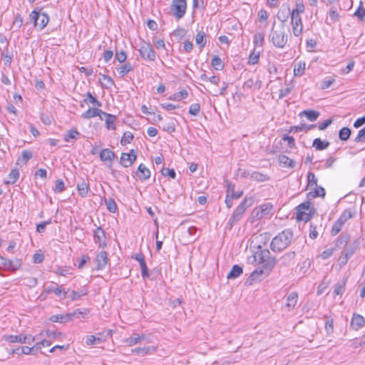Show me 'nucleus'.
<instances>
[{
	"instance_id": "obj_1",
	"label": "nucleus",
	"mask_w": 365,
	"mask_h": 365,
	"mask_svg": "<svg viewBox=\"0 0 365 365\" xmlns=\"http://www.w3.org/2000/svg\"><path fill=\"white\" fill-rule=\"evenodd\" d=\"M293 239L292 230L287 229L274 237L270 244V248L274 252H279L286 249Z\"/></svg>"
},
{
	"instance_id": "obj_2",
	"label": "nucleus",
	"mask_w": 365,
	"mask_h": 365,
	"mask_svg": "<svg viewBox=\"0 0 365 365\" xmlns=\"http://www.w3.org/2000/svg\"><path fill=\"white\" fill-rule=\"evenodd\" d=\"M274 26L275 22L273 23L269 34V39L276 48H283L287 42V36L285 34L284 26H282L279 29H274Z\"/></svg>"
},
{
	"instance_id": "obj_3",
	"label": "nucleus",
	"mask_w": 365,
	"mask_h": 365,
	"mask_svg": "<svg viewBox=\"0 0 365 365\" xmlns=\"http://www.w3.org/2000/svg\"><path fill=\"white\" fill-rule=\"evenodd\" d=\"M255 259L258 260L259 263L263 264L262 267L267 271V274H269L277 263L276 258L270 256L268 250L257 252L255 255Z\"/></svg>"
},
{
	"instance_id": "obj_4",
	"label": "nucleus",
	"mask_w": 365,
	"mask_h": 365,
	"mask_svg": "<svg viewBox=\"0 0 365 365\" xmlns=\"http://www.w3.org/2000/svg\"><path fill=\"white\" fill-rule=\"evenodd\" d=\"M186 10V0H172L170 11L177 19H182L185 14Z\"/></svg>"
},
{
	"instance_id": "obj_5",
	"label": "nucleus",
	"mask_w": 365,
	"mask_h": 365,
	"mask_svg": "<svg viewBox=\"0 0 365 365\" xmlns=\"http://www.w3.org/2000/svg\"><path fill=\"white\" fill-rule=\"evenodd\" d=\"M139 52L140 56L145 60L153 61L156 58L155 52L150 43L143 41Z\"/></svg>"
},
{
	"instance_id": "obj_6",
	"label": "nucleus",
	"mask_w": 365,
	"mask_h": 365,
	"mask_svg": "<svg viewBox=\"0 0 365 365\" xmlns=\"http://www.w3.org/2000/svg\"><path fill=\"white\" fill-rule=\"evenodd\" d=\"M297 208L296 220L297 221L307 222L312 217L315 212L314 207H297Z\"/></svg>"
},
{
	"instance_id": "obj_7",
	"label": "nucleus",
	"mask_w": 365,
	"mask_h": 365,
	"mask_svg": "<svg viewBox=\"0 0 365 365\" xmlns=\"http://www.w3.org/2000/svg\"><path fill=\"white\" fill-rule=\"evenodd\" d=\"M246 207H237L233 212L229 222L226 225V229L231 230L232 227L238 222L245 212Z\"/></svg>"
},
{
	"instance_id": "obj_8",
	"label": "nucleus",
	"mask_w": 365,
	"mask_h": 365,
	"mask_svg": "<svg viewBox=\"0 0 365 365\" xmlns=\"http://www.w3.org/2000/svg\"><path fill=\"white\" fill-rule=\"evenodd\" d=\"M267 271L263 268H257L252 272L247 279L245 284L251 285L255 281H261L265 276H267Z\"/></svg>"
},
{
	"instance_id": "obj_9",
	"label": "nucleus",
	"mask_w": 365,
	"mask_h": 365,
	"mask_svg": "<svg viewBox=\"0 0 365 365\" xmlns=\"http://www.w3.org/2000/svg\"><path fill=\"white\" fill-rule=\"evenodd\" d=\"M137 155L134 150H131L129 153H123L120 158V163L125 168L130 167L136 160Z\"/></svg>"
},
{
	"instance_id": "obj_10",
	"label": "nucleus",
	"mask_w": 365,
	"mask_h": 365,
	"mask_svg": "<svg viewBox=\"0 0 365 365\" xmlns=\"http://www.w3.org/2000/svg\"><path fill=\"white\" fill-rule=\"evenodd\" d=\"M242 191H235V185L232 184H229L227 189V197L225 199V202L227 205H230L232 204V200L238 199L242 196Z\"/></svg>"
},
{
	"instance_id": "obj_11",
	"label": "nucleus",
	"mask_w": 365,
	"mask_h": 365,
	"mask_svg": "<svg viewBox=\"0 0 365 365\" xmlns=\"http://www.w3.org/2000/svg\"><path fill=\"white\" fill-rule=\"evenodd\" d=\"M325 195V190L321 187H317L314 191L309 192L307 194V200L303 202L299 203L298 205H311V199L316 197H324Z\"/></svg>"
},
{
	"instance_id": "obj_12",
	"label": "nucleus",
	"mask_w": 365,
	"mask_h": 365,
	"mask_svg": "<svg viewBox=\"0 0 365 365\" xmlns=\"http://www.w3.org/2000/svg\"><path fill=\"white\" fill-rule=\"evenodd\" d=\"M3 338L10 343L26 344L27 339H31V336L20 334L19 335H4Z\"/></svg>"
},
{
	"instance_id": "obj_13",
	"label": "nucleus",
	"mask_w": 365,
	"mask_h": 365,
	"mask_svg": "<svg viewBox=\"0 0 365 365\" xmlns=\"http://www.w3.org/2000/svg\"><path fill=\"white\" fill-rule=\"evenodd\" d=\"M108 255L106 251H101L99 252L95 259V262L96 263V269L97 270H102L103 269L107 263H108Z\"/></svg>"
},
{
	"instance_id": "obj_14",
	"label": "nucleus",
	"mask_w": 365,
	"mask_h": 365,
	"mask_svg": "<svg viewBox=\"0 0 365 365\" xmlns=\"http://www.w3.org/2000/svg\"><path fill=\"white\" fill-rule=\"evenodd\" d=\"M135 174L140 180L143 181L150 178V171L145 165L141 163L138 165Z\"/></svg>"
},
{
	"instance_id": "obj_15",
	"label": "nucleus",
	"mask_w": 365,
	"mask_h": 365,
	"mask_svg": "<svg viewBox=\"0 0 365 365\" xmlns=\"http://www.w3.org/2000/svg\"><path fill=\"white\" fill-rule=\"evenodd\" d=\"M350 240V235L346 232H343L336 240L335 247L341 249L344 248Z\"/></svg>"
},
{
	"instance_id": "obj_16",
	"label": "nucleus",
	"mask_w": 365,
	"mask_h": 365,
	"mask_svg": "<svg viewBox=\"0 0 365 365\" xmlns=\"http://www.w3.org/2000/svg\"><path fill=\"white\" fill-rule=\"evenodd\" d=\"M364 323H365V319H364V317H362L359 314H354L352 319H351V326L352 327V328L354 329H355V330L359 329L360 328L364 327Z\"/></svg>"
},
{
	"instance_id": "obj_17",
	"label": "nucleus",
	"mask_w": 365,
	"mask_h": 365,
	"mask_svg": "<svg viewBox=\"0 0 365 365\" xmlns=\"http://www.w3.org/2000/svg\"><path fill=\"white\" fill-rule=\"evenodd\" d=\"M292 32L294 36H299L303 31V24L302 19L291 20Z\"/></svg>"
},
{
	"instance_id": "obj_18",
	"label": "nucleus",
	"mask_w": 365,
	"mask_h": 365,
	"mask_svg": "<svg viewBox=\"0 0 365 365\" xmlns=\"http://www.w3.org/2000/svg\"><path fill=\"white\" fill-rule=\"evenodd\" d=\"M94 239H95V242L98 244L100 247L106 245L105 232L101 227H98L95 230Z\"/></svg>"
},
{
	"instance_id": "obj_19",
	"label": "nucleus",
	"mask_w": 365,
	"mask_h": 365,
	"mask_svg": "<svg viewBox=\"0 0 365 365\" xmlns=\"http://www.w3.org/2000/svg\"><path fill=\"white\" fill-rule=\"evenodd\" d=\"M115 153L109 148H105L100 152L99 157L101 161L106 162H112L115 158Z\"/></svg>"
},
{
	"instance_id": "obj_20",
	"label": "nucleus",
	"mask_w": 365,
	"mask_h": 365,
	"mask_svg": "<svg viewBox=\"0 0 365 365\" xmlns=\"http://www.w3.org/2000/svg\"><path fill=\"white\" fill-rule=\"evenodd\" d=\"M104 113L103 110L98 108H89L86 111H85L83 113H82L81 117L83 118L89 119L93 117H96L97 115H101Z\"/></svg>"
},
{
	"instance_id": "obj_21",
	"label": "nucleus",
	"mask_w": 365,
	"mask_h": 365,
	"mask_svg": "<svg viewBox=\"0 0 365 365\" xmlns=\"http://www.w3.org/2000/svg\"><path fill=\"white\" fill-rule=\"evenodd\" d=\"M106 119V126L108 130H115V121L116 120V116L110 113H107L104 111L103 114Z\"/></svg>"
},
{
	"instance_id": "obj_22",
	"label": "nucleus",
	"mask_w": 365,
	"mask_h": 365,
	"mask_svg": "<svg viewBox=\"0 0 365 365\" xmlns=\"http://www.w3.org/2000/svg\"><path fill=\"white\" fill-rule=\"evenodd\" d=\"M19 178V172L16 168L12 169L6 179L4 180L6 185H13Z\"/></svg>"
},
{
	"instance_id": "obj_23",
	"label": "nucleus",
	"mask_w": 365,
	"mask_h": 365,
	"mask_svg": "<svg viewBox=\"0 0 365 365\" xmlns=\"http://www.w3.org/2000/svg\"><path fill=\"white\" fill-rule=\"evenodd\" d=\"M294 252H288L285 253L280 258V267H287L289 264V262L295 257Z\"/></svg>"
},
{
	"instance_id": "obj_24",
	"label": "nucleus",
	"mask_w": 365,
	"mask_h": 365,
	"mask_svg": "<svg viewBox=\"0 0 365 365\" xmlns=\"http://www.w3.org/2000/svg\"><path fill=\"white\" fill-rule=\"evenodd\" d=\"M195 43L199 46L200 50H202L206 45V34L202 30L199 31L195 36Z\"/></svg>"
},
{
	"instance_id": "obj_25",
	"label": "nucleus",
	"mask_w": 365,
	"mask_h": 365,
	"mask_svg": "<svg viewBox=\"0 0 365 365\" xmlns=\"http://www.w3.org/2000/svg\"><path fill=\"white\" fill-rule=\"evenodd\" d=\"M329 142L327 140H322L319 138H317L313 140L312 146L317 150H323L327 149L329 145Z\"/></svg>"
},
{
	"instance_id": "obj_26",
	"label": "nucleus",
	"mask_w": 365,
	"mask_h": 365,
	"mask_svg": "<svg viewBox=\"0 0 365 365\" xmlns=\"http://www.w3.org/2000/svg\"><path fill=\"white\" fill-rule=\"evenodd\" d=\"M243 272L242 267L235 264L232 266L230 272L227 274V279H235L238 277Z\"/></svg>"
},
{
	"instance_id": "obj_27",
	"label": "nucleus",
	"mask_w": 365,
	"mask_h": 365,
	"mask_svg": "<svg viewBox=\"0 0 365 365\" xmlns=\"http://www.w3.org/2000/svg\"><path fill=\"white\" fill-rule=\"evenodd\" d=\"M298 294L297 292H291L287 297L286 307L289 308V310L293 309L297 302Z\"/></svg>"
},
{
	"instance_id": "obj_28",
	"label": "nucleus",
	"mask_w": 365,
	"mask_h": 365,
	"mask_svg": "<svg viewBox=\"0 0 365 365\" xmlns=\"http://www.w3.org/2000/svg\"><path fill=\"white\" fill-rule=\"evenodd\" d=\"M320 113L314 110H306L302 111L299 115L305 116L310 121H315L319 116Z\"/></svg>"
},
{
	"instance_id": "obj_29",
	"label": "nucleus",
	"mask_w": 365,
	"mask_h": 365,
	"mask_svg": "<svg viewBox=\"0 0 365 365\" xmlns=\"http://www.w3.org/2000/svg\"><path fill=\"white\" fill-rule=\"evenodd\" d=\"M156 350L155 346H144V347H138L132 349V352L137 354L138 355H145L150 353H153Z\"/></svg>"
},
{
	"instance_id": "obj_30",
	"label": "nucleus",
	"mask_w": 365,
	"mask_h": 365,
	"mask_svg": "<svg viewBox=\"0 0 365 365\" xmlns=\"http://www.w3.org/2000/svg\"><path fill=\"white\" fill-rule=\"evenodd\" d=\"M81 133L76 129H71L63 136V140L66 142H73L77 140Z\"/></svg>"
},
{
	"instance_id": "obj_31",
	"label": "nucleus",
	"mask_w": 365,
	"mask_h": 365,
	"mask_svg": "<svg viewBox=\"0 0 365 365\" xmlns=\"http://www.w3.org/2000/svg\"><path fill=\"white\" fill-rule=\"evenodd\" d=\"M50 320L53 322L65 323L71 321V317L68 313L65 314H54L50 317Z\"/></svg>"
},
{
	"instance_id": "obj_32",
	"label": "nucleus",
	"mask_w": 365,
	"mask_h": 365,
	"mask_svg": "<svg viewBox=\"0 0 365 365\" xmlns=\"http://www.w3.org/2000/svg\"><path fill=\"white\" fill-rule=\"evenodd\" d=\"M133 70V67L131 63L130 62H127L118 68V72L120 77H124Z\"/></svg>"
},
{
	"instance_id": "obj_33",
	"label": "nucleus",
	"mask_w": 365,
	"mask_h": 365,
	"mask_svg": "<svg viewBox=\"0 0 365 365\" xmlns=\"http://www.w3.org/2000/svg\"><path fill=\"white\" fill-rule=\"evenodd\" d=\"M306 68V63L304 61H299L294 68V76H301L304 74Z\"/></svg>"
},
{
	"instance_id": "obj_34",
	"label": "nucleus",
	"mask_w": 365,
	"mask_h": 365,
	"mask_svg": "<svg viewBox=\"0 0 365 365\" xmlns=\"http://www.w3.org/2000/svg\"><path fill=\"white\" fill-rule=\"evenodd\" d=\"M41 349L40 344H36L32 347L29 346H22L21 353H24V354H33L35 355L37 354V351Z\"/></svg>"
},
{
	"instance_id": "obj_35",
	"label": "nucleus",
	"mask_w": 365,
	"mask_h": 365,
	"mask_svg": "<svg viewBox=\"0 0 365 365\" xmlns=\"http://www.w3.org/2000/svg\"><path fill=\"white\" fill-rule=\"evenodd\" d=\"M279 162L284 167L294 168L295 165L294 161L285 155L279 156Z\"/></svg>"
},
{
	"instance_id": "obj_36",
	"label": "nucleus",
	"mask_w": 365,
	"mask_h": 365,
	"mask_svg": "<svg viewBox=\"0 0 365 365\" xmlns=\"http://www.w3.org/2000/svg\"><path fill=\"white\" fill-rule=\"evenodd\" d=\"M316 127V125H307V124H302L300 126H292L290 129L289 130V132H294L297 133L299 131H305L312 130Z\"/></svg>"
},
{
	"instance_id": "obj_37",
	"label": "nucleus",
	"mask_w": 365,
	"mask_h": 365,
	"mask_svg": "<svg viewBox=\"0 0 365 365\" xmlns=\"http://www.w3.org/2000/svg\"><path fill=\"white\" fill-rule=\"evenodd\" d=\"M39 16H40V19L38 22V27L39 28L40 30H42L48 24V23L49 21V16L47 14H46L44 12H41V11H40Z\"/></svg>"
},
{
	"instance_id": "obj_38",
	"label": "nucleus",
	"mask_w": 365,
	"mask_h": 365,
	"mask_svg": "<svg viewBox=\"0 0 365 365\" xmlns=\"http://www.w3.org/2000/svg\"><path fill=\"white\" fill-rule=\"evenodd\" d=\"M351 130L348 127H343L339 131V138L341 141H346L350 138Z\"/></svg>"
},
{
	"instance_id": "obj_39",
	"label": "nucleus",
	"mask_w": 365,
	"mask_h": 365,
	"mask_svg": "<svg viewBox=\"0 0 365 365\" xmlns=\"http://www.w3.org/2000/svg\"><path fill=\"white\" fill-rule=\"evenodd\" d=\"M359 240H354L351 242L349 247L344 252L351 257L354 254V252L359 249Z\"/></svg>"
},
{
	"instance_id": "obj_40",
	"label": "nucleus",
	"mask_w": 365,
	"mask_h": 365,
	"mask_svg": "<svg viewBox=\"0 0 365 365\" xmlns=\"http://www.w3.org/2000/svg\"><path fill=\"white\" fill-rule=\"evenodd\" d=\"M212 66L217 71H222L224 68V63L218 56H215L211 61Z\"/></svg>"
},
{
	"instance_id": "obj_41",
	"label": "nucleus",
	"mask_w": 365,
	"mask_h": 365,
	"mask_svg": "<svg viewBox=\"0 0 365 365\" xmlns=\"http://www.w3.org/2000/svg\"><path fill=\"white\" fill-rule=\"evenodd\" d=\"M145 337L143 335H138V334H135L133 336L126 339L125 340V342L128 345V346H133V345H135L137 344L138 343H139L142 339H143Z\"/></svg>"
},
{
	"instance_id": "obj_42",
	"label": "nucleus",
	"mask_w": 365,
	"mask_h": 365,
	"mask_svg": "<svg viewBox=\"0 0 365 365\" xmlns=\"http://www.w3.org/2000/svg\"><path fill=\"white\" fill-rule=\"evenodd\" d=\"M88 294V289L85 287L82 288L79 291H74L73 290L71 292V294L70 295L71 299L72 301H76L81 298L82 296H85Z\"/></svg>"
},
{
	"instance_id": "obj_43",
	"label": "nucleus",
	"mask_w": 365,
	"mask_h": 365,
	"mask_svg": "<svg viewBox=\"0 0 365 365\" xmlns=\"http://www.w3.org/2000/svg\"><path fill=\"white\" fill-rule=\"evenodd\" d=\"M187 96H188L187 91L185 89H182L180 91L177 92V93H174L173 95L170 96L169 97V100L179 101L181 99H184V98H187Z\"/></svg>"
},
{
	"instance_id": "obj_44",
	"label": "nucleus",
	"mask_w": 365,
	"mask_h": 365,
	"mask_svg": "<svg viewBox=\"0 0 365 365\" xmlns=\"http://www.w3.org/2000/svg\"><path fill=\"white\" fill-rule=\"evenodd\" d=\"M77 190L78 191V193L82 197H84L88 193V191L89 190L88 184H87L85 181L83 180L77 184Z\"/></svg>"
},
{
	"instance_id": "obj_45",
	"label": "nucleus",
	"mask_w": 365,
	"mask_h": 365,
	"mask_svg": "<svg viewBox=\"0 0 365 365\" xmlns=\"http://www.w3.org/2000/svg\"><path fill=\"white\" fill-rule=\"evenodd\" d=\"M86 96L87 98L84 99V102L86 103H93V106H96L97 107H101V103L96 98H95L94 96H93V95L91 94V92H88L86 93Z\"/></svg>"
},
{
	"instance_id": "obj_46",
	"label": "nucleus",
	"mask_w": 365,
	"mask_h": 365,
	"mask_svg": "<svg viewBox=\"0 0 365 365\" xmlns=\"http://www.w3.org/2000/svg\"><path fill=\"white\" fill-rule=\"evenodd\" d=\"M262 207H255L251 213V218L252 219V222L256 220L262 218Z\"/></svg>"
},
{
	"instance_id": "obj_47",
	"label": "nucleus",
	"mask_w": 365,
	"mask_h": 365,
	"mask_svg": "<svg viewBox=\"0 0 365 365\" xmlns=\"http://www.w3.org/2000/svg\"><path fill=\"white\" fill-rule=\"evenodd\" d=\"M290 15V9L287 7V9L280 10L277 14V18L282 22H285Z\"/></svg>"
},
{
	"instance_id": "obj_48",
	"label": "nucleus",
	"mask_w": 365,
	"mask_h": 365,
	"mask_svg": "<svg viewBox=\"0 0 365 365\" xmlns=\"http://www.w3.org/2000/svg\"><path fill=\"white\" fill-rule=\"evenodd\" d=\"M264 41V34L263 33H256L254 36V44L259 46H262Z\"/></svg>"
},
{
	"instance_id": "obj_49",
	"label": "nucleus",
	"mask_w": 365,
	"mask_h": 365,
	"mask_svg": "<svg viewBox=\"0 0 365 365\" xmlns=\"http://www.w3.org/2000/svg\"><path fill=\"white\" fill-rule=\"evenodd\" d=\"M41 11V9H39L38 11L34 9L31 12L29 15L30 20L34 22V26L36 27L38 26V22L40 19L39 14Z\"/></svg>"
},
{
	"instance_id": "obj_50",
	"label": "nucleus",
	"mask_w": 365,
	"mask_h": 365,
	"mask_svg": "<svg viewBox=\"0 0 365 365\" xmlns=\"http://www.w3.org/2000/svg\"><path fill=\"white\" fill-rule=\"evenodd\" d=\"M250 178L257 182H264L268 180V178L265 175L259 172L252 173L250 175Z\"/></svg>"
},
{
	"instance_id": "obj_51",
	"label": "nucleus",
	"mask_w": 365,
	"mask_h": 365,
	"mask_svg": "<svg viewBox=\"0 0 365 365\" xmlns=\"http://www.w3.org/2000/svg\"><path fill=\"white\" fill-rule=\"evenodd\" d=\"M335 79L332 77L326 78L321 82L320 88L325 90L334 84Z\"/></svg>"
},
{
	"instance_id": "obj_52",
	"label": "nucleus",
	"mask_w": 365,
	"mask_h": 365,
	"mask_svg": "<svg viewBox=\"0 0 365 365\" xmlns=\"http://www.w3.org/2000/svg\"><path fill=\"white\" fill-rule=\"evenodd\" d=\"M161 174L166 177L168 176L172 179H175L176 178V173L174 169H170L168 168L163 167L160 170Z\"/></svg>"
},
{
	"instance_id": "obj_53",
	"label": "nucleus",
	"mask_w": 365,
	"mask_h": 365,
	"mask_svg": "<svg viewBox=\"0 0 365 365\" xmlns=\"http://www.w3.org/2000/svg\"><path fill=\"white\" fill-rule=\"evenodd\" d=\"M134 136L131 132L127 131L123 133V137L120 140V143L124 145L127 143H130V141L133 139Z\"/></svg>"
},
{
	"instance_id": "obj_54",
	"label": "nucleus",
	"mask_w": 365,
	"mask_h": 365,
	"mask_svg": "<svg viewBox=\"0 0 365 365\" xmlns=\"http://www.w3.org/2000/svg\"><path fill=\"white\" fill-rule=\"evenodd\" d=\"M311 264H312V261L309 258L305 259L303 261L302 266L300 267V272L302 273H303L304 274H307V272L309 270V268L311 267Z\"/></svg>"
},
{
	"instance_id": "obj_55",
	"label": "nucleus",
	"mask_w": 365,
	"mask_h": 365,
	"mask_svg": "<svg viewBox=\"0 0 365 365\" xmlns=\"http://www.w3.org/2000/svg\"><path fill=\"white\" fill-rule=\"evenodd\" d=\"M259 51L255 52V51H253L249 56L248 63L251 65H255L257 63L259 58Z\"/></svg>"
},
{
	"instance_id": "obj_56",
	"label": "nucleus",
	"mask_w": 365,
	"mask_h": 365,
	"mask_svg": "<svg viewBox=\"0 0 365 365\" xmlns=\"http://www.w3.org/2000/svg\"><path fill=\"white\" fill-rule=\"evenodd\" d=\"M32 152L28 150H25L21 153V159H19L18 160H21L24 164H26L30 159L32 158Z\"/></svg>"
},
{
	"instance_id": "obj_57",
	"label": "nucleus",
	"mask_w": 365,
	"mask_h": 365,
	"mask_svg": "<svg viewBox=\"0 0 365 365\" xmlns=\"http://www.w3.org/2000/svg\"><path fill=\"white\" fill-rule=\"evenodd\" d=\"M21 266V259H15L14 260L10 259L9 271H15Z\"/></svg>"
},
{
	"instance_id": "obj_58",
	"label": "nucleus",
	"mask_w": 365,
	"mask_h": 365,
	"mask_svg": "<svg viewBox=\"0 0 365 365\" xmlns=\"http://www.w3.org/2000/svg\"><path fill=\"white\" fill-rule=\"evenodd\" d=\"M115 58L120 63H124L127 59V53L124 51H116Z\"/></svg>"
},
{
	"instance_id": "obj_59",
	"label": "nucleus",
	"mask_w": 365,
	"mask_h": 365,
	"mask_svg": "<svg viewBox=\"0 0 365 365\" xmlns=\"http://www.w3.org/2000/svg\"><path fill=\"white\" fill-rule=\"evenodd\" d=\"M351 217H352L351 212L349 210H346L336 221L344 225V222Z\"/></svg>"
},
{
	"instance_id": "obj_60",
	"label": "nucleus",
	"mask_w": 365,
	"mask_h": 365,
	"mask_svg": "<svg viewBox=\"0 0 365 365\" xmlns=\"http://www.w3.org/2000/svg\"><path fill=\"white\" fill-rule=\"evenodd\" d=\"M350 257H351V256L349 255L347 253H346L344 251L342 252L341 255L339 258V264L340 267H342L343 266H344L347 263V262Z\"/></svg>"
},
{
	"instance_id": "obj_61",
	"label": "nucleus",
	"mask_w": 365,
	"mask_h": 365,
	"mask_svg": "<svg viewBox=\"0 0 365 365\" xmlns=\"http://www.w3.org/2000/svg\"><path fill=\"white\" fill-rule=\"evenodd\" d=\"M10 259L0 255V269L9 271Z\"/></svg>"
},
{
	"instance_id": "obj_62",
	"label": "nucleus",
	"mask_w": 365,
	"mask_h": 365,
	"mask_svg": "<svg viewBox=\"0 0 365 365\" xmlns=\"http://www.w3.org/2000/svg\"><path fill=\"white\" fill-rule=\"evenodd\" d=\"M101 76H102V78L106 81V83L104 85H102V86L105 87L107 89H110L111 88V86L115 85V83L110 76L105 75V74H102Z\"/></svg>"
},
{
	"instance_id": "obj_63",
	"label": "nucleus",
	"mask_w": 365,
	"mask_h": 365,
	"mask_svg": "<svg viewBox=\"0 0 365 365\" xmlns=\"http://www.w3.org/2000/svg\"><path fill=\"white\" fill-rule=\"evenodd\" d=\"M200 110V106L199 103H192L190 106L189 113L192 115H197Z\"/></svg>"
},
{
	"instance_id": "obj_64",
	"label": "nucleus",
	"mask_w": 365,
	"mask_h": 365,
	"mask_svg": "<svg viewBox=\"0 0 365 365\" xmlns=\"http://www.w3.org/2000/svg\"><path fill=\"white\" fill-rule=\"evenodd\" d=\"M356 143H364L365 142V127L361 129L358 135L354 138Z\"/></svg>"
}]
</instances>
